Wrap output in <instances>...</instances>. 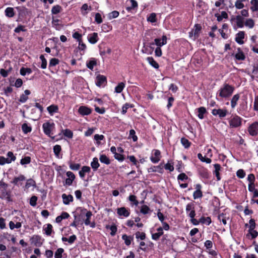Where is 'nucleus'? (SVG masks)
<instances>
[{"mask_svg":"<svg viewBox=\"0 0 258 258\" xmlns=\"http://www.w3.org/2000/svg\"><path fill=\"white\" fill-rule=\"evenodd\" d=\"M234 87L226 84L222 88H221L219 92V96L223 98H227L231 95L233 91Z\"/></svg>","mask_w":258,"mask_h":258,"instance_id":"1","label":"nucleus"},{"mask_svg":"<svg viewBox=\"0 0 258 258\" xmlns=\"http://www.w3.org/2000/svg\"><path fill=\"white\" fill-rule=\"evenodd\" d=\"M55 124L53 122L47 121L44 122L42 125V128L44 133L51 138L52 139H54V137H52L51 135V132L54 128Z\"/></svg>","mask_w":258,"mask_h":258,"instance_id":"2","label":"nucleus"},{"mask_svg":"<svg viewBox=\"0 0 258 258\" xmlns=\"http://www.w3.org/2000/svg\"><path fill=\"white\" fill-rule=\"evenodd\" d=\"M81 216L85 215L86 217V219L85 220L84 223L86 225H89L90 224V218L92 215V212L90 211H87L86 209H81L80 208Z\"/></svg>","mask_w":258,"mask_h":258,"instance_id":"3","label":"nucleus"},{"mask_svg":"<svg viewBox=\"0 0 258 258\" xmlns=\"http://www.w3.org/2000/svg\"><path fill=\"white\" fill-rule=\"evenodd\" d=\"M229 124L231 127H237L241 124V118L237 115H235L230 120Z\"/></svg>","mask_w":258,"mask_h":258,"instance_id":"4","label":"nucleus"},{"mask_svg":"<svg viewBox=\"0 0 258 258\" xmlns=\"http://www.w3.org/2000/svg\"><path fill=\"white\" fill-rule=\"evenodd\" d=\"M107 83L106 77L103 75H98L95 80V84L98 87H103Z\"/></svg>","mask_w":258,"mask_h":258,"instance_id":"5","label":"nucleus"},{"mask_svg":"<svg viewBox=\"0 0 258 258\" xmlns=\"http://www.w3.org/2000/svg\"><path fill=\"white\" fill-rule=\"evenodd\" d=\"M66 175L68 178L65 180L63 185L70 186L72 184L73 181L75 180L76 176L74 173L70 171L66 172Z\"/></svg>","mask_w":258,"mask_h":258,"instance_id":"6","label":"nucleus"},{"mask_svg":"<svg viewBox=\"0 0 258 258\" xmlns=\"http://www.w3.org/2000/svg\"><path fill=\"white\" fill-rule=\"evenodd\" d=\"M31 244L35 246H41L42 244L41 237L38 235H34L30 238Z\"/></svg>","mask_w":258,"mask_h":258,"instance_id":"7","label":"nucleus"},{"mask_svg":"<svg viewBox=\"0 0 258 258\" xmlns=\"http://www.w3.org/2000/svg\"><path fill=\"white\" fill-rule=\"evenodd\" d=\"M0 198L2 199H6L8 202L13 201L11 197V191L7 189H2Z\"/></svg>","mask_w":258,"mask_h":258,"instance_id":"8","label":"nucleus"},{"mask_svg":"<svg viewBox=\"0 0 258 258\" xmlns=\"http://www.w3.org/2000/svg\"><path fill=\"white\" fill-rule=\"evenodd\" d=\"M15 9L18 12V16L19 18H24L28 15V9L25 7L18 6L15 7Z\"/></svg>","mask_w":258,"mask_h":258,"instance_id":"9","label":"nucleus"},{"mask_svg":"<svg viewBox=\"0 0 258 258\" xmlns=\"http://www.w3.org/2000/svg\"><path fill=\"white\" fill-rule=\"evenodd\" d=\"M26 178L24 175L20 174L18 177H15L11 182L15 185L19 186L22 185V182L25 180Z\"/></svg>","mask_w":258,"mask_h":258,"instance_id":"10","label":"nucleus"},{"mask_svg":"<svg viewBox=\"0 0 258 258\" xmlns=\"http://www.w3.org/2000/svg\"><path fill=\"white\" fill-rule=\"evenodd\" d=\"M248 132L250 135L254 136L257 135L258 132V122H255L248 127Z\"/></svg>","mask_w":258,"mask_h":258,"instance_id":"11","label":"nucleus"},{"mask_svg":"<svg viewBox=\"0 0 258 258\" xmlns=\"http://www.w3.org/2000/svg\"><path fill=\"white\" fill-rule=\"evenodd\" d=\"M78 112L82 116L88 115L91 113L92 110L85 106H81L79 108Z\"/></svg>","mask_w":258,"mask_h":258,"instance_id":"12","label":"nucleus"},{"mask_svg":"<svg viewBox=\"0 0 258 258\" xmlns=\"http://www.w3.org/2000/svg\"><path fill=\"white\" fill-rule=\"evenodd\" d=\"M88 40L91 44H95L99 40L98 33L96 32H93L90 34L88 36Z\"/></svg>","mask_w":258,"mask_h":258,"instance_id":"13","label":"nucleus"},{"mask_svg":"<svg viewBox=\"0 0 258 258\" xmlns=\"http://www.w3.org/2000/svg\"><path fill=\"white\" fill-rule=\"evenodd\" d=\"M212 113L214 115H218L219 117L223 118L226 115L227 113V111L226 109L223 110L221 109H214L212 110Z\"/></svg>","mask_w":258,"mask_h":258,"instance_id":"14","label":"nucleus"},{"mask_svg":"<svg viewBox=\"0 0 258 258\" xmlns=\"http://www.w3.org/2000/svg\"><path fill=\"white\" fill-rule=\"evenodd\" d=\"M63 203L64 205H69L71 202H73L74 201V198L72 195H66L63 194L61 196Z\"/></svg>","mask_w":258,"mask_h":258,"instance_id":"15","label":"nucleus"},{"mask_svg":"<svg viewBox=\"0 0 258 258\" xmlns=\"http://www.w3.org/2000/svg\"><path fill=\"white\" fill-rule=\"evenodd\" d=\"M117 213L119 216L127 217L130 215V212L125 207L117 209Z\"/></svg>","mask_w":258,"mask_h":258,"instance_id":"16","label":"nucleus"},{"mask_svg":"<svg viewBox=\"0 0 258 258\" xmlns=\"http://www.w3.org/2000/svg\"><path fill=\"white\" fill-rule=\"evenodd\" d=\"M155 44L158 46V47H161L167 43V37L165 35H163L162 37V39L156 38L154 40Z\"/></svg>","mask_w":258,"mask_h":258,"instance_id":"17","label":"nucleus"},{"mask_svg":"<svg viewBox=\"0 0 258 258\" xmlns=\"http://www.w3.org/2000/svg\"><path fill=\"white\" fill-rule=\"evenodd\" d=\"M47 110L50 115H53L54 113L58 112V107L56 105L52 104L47 107Z\"/></svg>","mask_w":258,"mask_h":258,"instance_id":"18","label":"nucleus"},{"mask_svg":"<svg viewBox=\"0 0 258 258\" xmlns=\"http://www.w3.org/2000/svg\"><path fill=\"white\" fill-rule=\"evenodd\" d=\"M202 27L200 24H196L194 28L192 30L194 32V38L193 39L195 40L198 38L200 33Z\"/></svg>","mask_w":258,"mask_h":258,"instance_id":"19","label":"nucleus"},{"mask_svg":"<svg viewBox=\"0 0 258 258\" xmlns=\"http://www.w3.org/2000/svg\"><path fill=\"white\" fill-rule=\"evenodd\" d=\"M97 64V59L95 58H91L86 62L87 67L91 70H93L94 67Z\"/></svg>","mask_w":258,"mask_h":258,"instance_id":"20","label":"nucleus"},{"mask_svg":"<svg viewBox=\"0 0 258 258\" xmlns=\"http://www.w3.org/2000/svg\"><path fill=\"white\" fill-rule=\"evenodd\" d=\"M91 171V168L89 166H84L82 167L81 170L79 171V174L81 178H83L85 177V173H89Z\"/></svg>","mask_w":258,"mask_h":258,"instance_id":"21","label":"nucleus"},{"mask_svg":"<svg viewBox=\"0 0 258 258\" xmlns=\"http://www.w3.org/2000/svg\"><path fill=\"white\" fill-rule=\"evenodd\" d=\"M244 31H240L238 32L236 35L235 41L239 44H243L244 41L242 39L244 38Z\"/></svg>","mask_w":258,"mask_h":258,"instance_id":"22","label":"nucleus"},{"mask_svg":"<svg viewBox=\"0 0 258 258\" xmlns=\"http://www.w3.org/2000/svg\"><path fill=\"white\" fill-rule=\"evenodd\" d=\"M198 172L199 174L204 178H209V173L208 172V170L204 167H200L198 169Z\"/></svg>","mask_w":258,"mask_h":258,"instance_id":"23","label":"nucleus"},{"mask_svg":"<svg viewBox=\"0 0 258 258\" xmlns=\"http://www.w3.org/2000/svg\"><path fill=\"white\" fill-rule=\"evenodd\" d=\"M31 93L30 91L29 90H26L24 91V94H22L19 98V101L21 103L25 102L28 99V95Z\"/></svg>","mask_w":258,"mask_h":258,"instance_id":"24","label":"nucleus"},{"mask_svg":"<svg viewBox=\"0 0 258 258\" xmlns=\"http://www.w3.org/2000/svg\"><path fill=\"white\" fill-rule=\"evenodd\" d=\"M5 13L6 16L8 18H12L15 15L14 8L12 7H8L6 8L5 11Z\"/></svg>","mask_w":258,"mask_h":258,"instance_id":"25","label":"nucleus"},{"mask_svg":"<svg viewBox=\"0 0 258 258\" xmlns=\"http://www.w3.org/2000/svg\"><path fill=\"white\" fill-rule=\"evenodd\" d=\"M160 152L159 150H156L154 152L155 157L152 156L151 160L153 163H157L160 160Z\"/></svg>","mask_w":258,"mask_h":258,"instance_id":"26","label":"nucleus"},{"mask_svg":"<svg viewBox=\"0 0 258 258\" xmlns=\"http://www.w3.org/2000/svg\"><path fill=\"white\" fill-rule=\"evenodd\" d=\"M59 62V60L56 58H52L49 63V69L51 73H54V72L51 70V68L58 64Z\"/></svg>","mask_w":258,"mask_h":258,"instance_id":"27","label":"nucleus"},{"mask_svg":"<svg viewBox=\"0 0 258 258\" xmlns=\"http://www.w3.org/2000/svg\"><path fill=\"white\" fill-rule=\"evenodd\" d=\"M214 167L215 168V171H214V173L215 174L217 180H220L221 178L220 176L219 171L221 170V167L219 164H214Z\"/></svg>","mask_w":258,"mask_h":258,"instance_id":"28","label":"nucleus"},{"mask_svg":"<svg viewBox=\"0 0 258 258\" xmlns=\"http://www.w3.org/2000/svg\"><path fill=\"white\" fill-rule=\"evenodd\" d=\"M62 10V9L61 7L58 5H56L52 7L51 12L52 15H56L59 13Z\"/></svg>","mask_w":258,"mask_h":258,"instance_id":"29","label":"nucleus"},{"mask_svg":"<svg viewBox=\"0 0 258 258\" xmlns=\"http://www.w3.org/2000/svg\"><path fill=\"white\" fill-rule=\"evenodd\" d=\"M236 24L238 27L242 28L243 27L244 18L238 15L236 16Z\"/></svg>","mask_w":258,"mask_h":258,"instance_id":"30","label":"nucleus"},{"mask_svg":"<svg viewBox=\"0 0 258 258\" xmlns=\"http://www.w3.org/2000/svg\"><path fill=\"white\" fill-rule=\"evenodd\" d=\"M91 166L93 169L94 170V171H96L100 165L98 162V160L97 158L95 157L93 159V161L91 163Z\"/></svg>","mask_w":258,"mask_h":258,"instance_id":"31","label":"nucleus"},{"mask_svg":"<svg viewBox=\"0 0 258 258\" xmlns=\"http://www.w3.org/2000/svg\"><path fill=\"white\" fill-rule=\"evenodd\" d=\"M239 98L240 95L238 94L234 95L233 96L231 101V105L232 108H234L235 107L237 104V101L239 100Z\"/></svg>","mask_w":258,"mask_h":258,"instance_id":"32","label":"nucleus"},{"mask_svg":"<svg viewBox=\"0 0 258 258\" xmlns=\"http://www.w3.org/2000/svg\"><path fill=\"white\" fill-rule=\"evenodd\" d=\"M198 116L200 119L204 118V114L207 113L206 109L204 107H201L198 109Z\"/></svg>","mask_w":258,"mask_h":258,"instance_id":"33","label":"nucleus"},{"mask_svg":"<svg viewBox=\"0 0 258 258\" xmlns=\"http://www.w3.org/2000/svg\"><path fill=\"white\" fill-rule=\"evenodd\" d=\"M32 71L30 68L22 67L20 70V74L22 76H25L27 74H30Z\"/></svg>","mask_w":258,"mask_h":258,"instance_id":"34","label":"nucleus"},{"mask_svg":"<svg viewBox=\"0 0 258 258\" xmlns=\"http://www.w3.org/2000/svg\"><path fill=\"white\" fill-rule=\"evenodd\" d=\"M111 49L108 47L104 48V50L100 51V55L102 57H107L108 55H110L111 53Z\"/></svg>","mask_w":258,"mask_h":258,"instance_id":"35","label":"nucleus"},{"mask_svg":"<svg viewBox=\"0 0 258 258\" xmlns=\"http://www.w3.org/2000/svg\"><path fill=\"white\" fill-rule=\"evenodd\" d=\"M53 150L55 156L56 157L59 158L60 153L61 151V146L59 145H56L53 147Z\"/></svg>","mask_w":258,"mask_h":258,"instance_id":"36","label":"nucleus"},{"mask_svg":"<svg viewBox=\"0 0 258 258\" xmlns=\"http://www.w3.org/2000/svg\"><path fill=\"white\" fill-rule=\"evenodd\" d=\"M147 60L148 61L149 63L153 66L155 69H158L159 67V66L158 63L154 59V58L152 57H147Z\"/></svg>","mask_w":258,"mask_h":258,"instance_id":"37","label":"nucleus"},{"mask_svg":"<svg viewBox=\"0 0 258 258\" xmlns=\"http://www.w3.org/2000/svg\"><path fill=\"white\" fill-rule=\"evenodd\" d=\"M46 225H47V227L46 228H44L43 229V230L45 231V233L47 236H50L52 232V228H53L52 226L50 224H47Z\"/></svg>","mask_w":258,"mask_h":258,"instance_id":"38","label":"nucleus"},{"mask_svg":"<svg viewBox=\"0 0 258 258\" xmlns=\"http://www.w3.org/2000/svg\"><path fill=\"white\" fill-rule=\"evenodd\" d=\"M122 238L124 240L125 244L127 246L131 244V241L133 240V237L128 236L125 234L122 235Z\"/></svg>","mask_w":258,"mask_h":258,"instance_id":"39","label":"nucleus"},{"mask_svg":"<svg viewBox=\"0 0 258 258\" xmlns=\"http://www.w3.org/2000/svg\"><path fill=\"white\" fill-rule=\"evenodd\" d=\"M22 130L24 133L28 134L30 133L32 131V128L30 126L28 125L26 123H23L22 125Z\"/></svg>","mask_w":258,"mask_h":258,"instance_id":"40","label":"nucleus"},{"mask_svg":"<svg viewBox=\"0 0 258 258\" xmlns=\"http://www.w3.org/2000/svg\"><path fill=\"white\" fill-rule=\"evenodd\" d=\"M61 131L63 132L65 137L69 139H72L73 137V133L70 129H66L64 130H62Z\"/></svg>","mask_w":258,"mask_h":258,"instance_id":"41","label":"nucleus"},{"mask_svg":"<svg viewBox=\"0 0 258 258\" xmlns=\"http://www.w3.org/2000/svg\"><path fill=\"white\" fill-rule=\"evenodd\" d=\"M250 3L252 6L250 7V9L253 11H258V0H251Z\"/></svg>","mask_w":258,"mask_h":258,"instance_id":"42","label":"nucleus"},{"mask_svg":"<svg viewBox=\"0 0 258 258\" xmlns=\"http://www.w3.org/2000/svg\"><path fill=\"white\" fill-rule=\"evenodd\" d=\"M7 156L8 157L7 159H8V160L9 161V164L11 163L12 161H15L16 159V157L11 151L8 152Z\"/></svg>","mask_w":258,"mask_h":258,"instance_id":"43","label":"nucleus"},{"mask_svg":"<svg viewBox=\"0 0 258 258\" xmlns=\"http://www.w3.org/2000/svg\"><path fill=\"white\" fill-rule=\"evenodd\" d=\"M99 159L101 163H105L107 165L110 163V159L105 155H101Z\"/></svg>","mask_w":258,"mask_h":258,"instance_id":"44","label":"nucleus"},{"mask_svg":"<svg viewBox=\"0 0 258 258\" xmlns=\"http://www.w3.org/2000/svg\"><path fill=\"white\" fill-rule=\"evenodd\" d=\"M239 51L238 53H236L235 55V57L236 59L243 60L245 59V55L242 51H241L240 49L239 48L238 49Z\"/></svg>","mask_w":258,"mask_h":258,"instance_id":"45","label":"nucleus"},{"mask_svg":"<svg viewBox=\"0 0 258 258\" xmlns=\"http://www.w3.org/2000/svg\"><path fill=\"white\" fill-rule=\"evenodd\" d=\"M181 143L186 149L188 148L191 145V143L185 138H182L181 139Z\"/></svg>","mask_w":258,"mask_h":258,"instance_id":"46","label":"nucleus"},{"mask_svg":"<svg viewBox=\"0 0 258 258\" xmlns=\"http://www.w3.org/2000/svg\"><path fill=\"white\" fill-rule=\"evenodd\" d=\"M40 59L41 60V68L42 69H45L47 67V60L45 59L44 56L43 54H41L40 56Z\"/></svg>","mask_w":258,"mask_h":258,"instance_id":"47","label":"nucleus"},{"mask_svg":"<svg viewBox=\"0 0 258 258\" xmlns=\"http://www.w3.org/2000/svg\"><path fill=\"white\" fill-rule=\"evenodd\" d=\"M125 87V84L123 82L119 83L115 88V91L116 93H120Z\"/></svg>","mask_w":258,"mask_h":258,"instance_id":"48","label":"nucleus"},{"mask_svg":"<svg viewBox=\"0 0 258 258\" xmlns=\"http://www.w3.org/2000/svg\"><path fill=\"white\" fill-rule=\"evenodd\" d=\"M31 186L35 187L36 186V182H35V180H34L33 179H32L31 178H30L27 180L26 185H25V187L26 188H28Z\"/></svg>","mask_w":258,"mask_h":258,"instance_id":"49","label":"nucleus"},{"mask_svg":"<svg viewBox=\"0 0 258 258\" xmlns=\"http://www.w3.org/2000/svg\"><path fill=\"white\" fill-rule=\"evenodd\" d=\"M115 147H114V157L116 159L118 160V161H122L124 159L123 156L122 154H120V153H116L115 152Z\"/></svg>","mask_w":258,"mask_h":258,"instance_id":"50","label":"nucleus"},{"mask_svg":"<svg viewBox=\"0 0 258 258\" xmlns=\"http://www.w3.org/2000/svg\"><path fill=\"white\" fill-rule=\"evenodd\" d=\"M31 162V157L29 156H25L20 160V163L22 165L29 164Z\"/></svg>","mask_w":258,"mask_h":258,"instance_id":"51","label":"nucleus"},{"mask_svg":"<svg viewBox=\"0 0 258 258\" xmlns=\"http://www.w3.org/2000/svg\"><path fill=\"white\" fill-rule=\"evenodd\" d=\"M64 252V249L62 248H58L54 253L55 258H61L62 253Z\"/></svg>","mask_w":258,"mask_h":258,"instance_id":"52","label":"nucleus"},{"mask_svg":"<svg viewBox=\"0 0 258 258\" xmlns=\"http://www.w3.org/2000/svg\"><path fill=\"white\" fill-rule=\"evenodd\" d=\"M81 165L79 163H73L71 162L69 164L70 168L72 170H78L80 169Z\"/></svg>","mask_w":258,"mask_h":258,"instance_id":"53","label":"nucleus"},{"mask_svg":"<svg viewBox=\"0 0 258 258\" xmlns=\"http://www.w3.org/2000/svg\"><path fill=\"white\" fill-rule=\"evenodd\" d=\"M249 235H250V236H251V239H254L257 236L258 232L256 230H255L254 229H253L252 230L249 229L248 234L246 235V236H248Z\"/></svg>","mask_w":258,"mask_h":258,"instance_id":"54","label":"nucleus"},{"mask_svg":"<svg viewBox=\"0 0 258 258\" xmlns=\"http://www.w3.org/2000/svg\"><path fill=\"white\" fill-rule=\"evenodd\" d=\"M37 200L38 198L36 196H32L30 199V205L32 207H35L37 204Z\"/></svg>","mask_w":258,"mask_h":258,"instance_id":"55","label":"nucleus"},{"mask_svg":"<svg viewBox=\"0 0 258 258\" xmlns=\"http://www.w3.org/2000/svg\"><path fill=\"white\" fill-rule=\"evenodd\" d=\"M200 222L201 223H203V224L207 223L208 225H209L211 223V218L209 217H202L200 219Z\"/></svg>","mask_w":258,"mask_h":258,"instance_id":"56","label":"nucleus"},{"mask_svg":"<svg viewBox=\"0 0 258 258\" xmlns=\"http://www.w3.org/2000/svg\"><path fill=\"white\" fill-rule=\"evenodd\" d=\"M202 196H203L202 191L200 189H197L194 192V195H193L194 199L200 198L202 197Z\"/></svg>","mask_w":258,"mask_h":258,"instance_id":"57","label":"nucleus"},{"mask_svg":"<svg viewBox=\"0 0 258 258\" xmlns=\"http://www.w3.org/2000/svg\"><path fill=\"white\" fill-rule=\"evenodd\" d=\"M245 25L246 26L250 28H253L254 25V23L253 20L251 19H248L246 20L245 22Z\"/></svg>","mask_w":258,"mask_h":258,"instance_id":"58","label":"nucleus"},{"mask_svg":"<svg viewBox=\"0 0 258 258\" xmlns=\"http://www.w3.org/2000/svg\"><path fill=\"white\" fill-rule=\"evenodd\" d=\"M130 2L131 3V6L127 7L126 10L128 11H131L132 9H134L138 7V3L135 0H130Z\"/></svg>","mask_w":258,"mask_h":258,"instance_id":"59","label":"nucleus"},{"mask_svg":"<svg viewBox=\"0 0 258 258\" xmlns=\"http://www.w3.org/2000/svg\"><path fill=\"white\" fill-rule=\"evenodd\" d=\"M136 237L137 239L144 240L146 238V234L144 232L138 231L136 233Z\"/></svg>","mask_w":258,"mask_h":258,"instance_id":"60","label":"nucleus"},{"mask_svg":"<svg viewBox=\"0 0 258 258\" xmlns=\"http://www.w3.org/2000/svg\"><path fill=\"white\" fill-rule=\"evenodd\" d=\"M26 29H25V26L22 25H18L14 30L15 33H18L21 31L25 32Z\"/></svg>","mask_w":258,"mask_h":258,"instance_id":"61","label":"nucleus"},{"mask_svg":"<svg viewBox=\"0 0 258 258\" xmlns=\"http://www.w3.org/2000/svg\"><path fill=\"white\" fill-rule=\"evenodd\" d=\"M147 20L152 23L155 22L157 21L156 15L155 13H152L148 17Z\"/></svg>","mask_w":258,"mask_h":258,"instance_id":"62","label":"nucleus"},{"mask_svg":"<svg viewBox=\"0 0 258 258\" xmlns=\"http://www.w3.org/2000/svg\"><path fill=\"white\" fill-rule=\"evenodd\" d=\"M95 21L97 24H100L102 22L101 15L100 13H97L95 14Z\"/></svg>","mask_w":258,"mask_h":258,"instance_id":"63","label":"nucleus"},{"mask_svg":"<svg viewBox=\"0 0 258 258\" xmlns=\"http://www.w3.org/2000/svg\"><path fill=\"white\" fill-rule=\"evenodd\" d=\"M150 211V208L147 205H143L141 209V212L144 214H146Z\"/></svg>","mask_w":258,"mask_h":258,"instance_id":"64","label":"nucleus"}]
</instances>
